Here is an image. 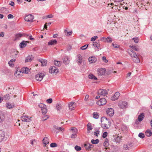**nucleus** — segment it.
<instances>
[{"label": "nucleus", "instance_id": "603ef678", "mask_svg": "<svg viewBox=\"0 0 152 152\" xmlns=\"http://www.w3.org/2000/svg\"><path fill=\"white\" fill-rule=\"evenodd\" d=\"M49 117L48 115H46L43 117L42 118V120L43 121H44L46 120L48 118H49Z\"/></svg>", "mask_w": 152, "mask_h": 152}, {"label": "nucleus", "instance_id": "393cba45", "mask_svg": "<svg viewBox=\"0 0 152 152\" xmlns=\"http://www.w3.org/2000/svg\"><path fill=\"white\" fill-rule=\"evenodd\" d=\"M144 117V114L142 113L138 116L137 119L140 122L142 120Z\"/></svg>", "mask_w": 152, "mask_h": 152}, {"label": "nucleus", "instance_id": "b1692460", "mask_svg": "<svg viewBox=\"0 0 152 152\" xmlns=\"http://www.w3.org/2000/svg\"><path fill=\"white\" fill-rule=\"evenodd\" d=\"M69 57L67 56H65L63 59V62L66 64H69Z\"/></svg>", "mask_w": 152, "mask_h": 152}, {"label": "nucleus", "instance_id": "6e6552de", "mask_svg": "<svg viewBox=\"0 0 152 152\" xmlns=\"http://www.w3.org/2000/svg\"><path fill=\"white\" fill-rule=\"evenodd\" d=\"M107 101L104 98H101L97 102L96 104L99 105H103L106 104Z\"/></svg>", "mask_w": 152, "mask_h": 152}, {"label": "nucleus", "instance_id": "a878e982", "mask_svg": "<svg viewBox=\"0 0 152 152\" xmlns=\"http://www.w3.org/2000/svg\"><path fill=\"white\" fill-rule=\"evenodd\" d=\"M42 142L45 145V146L46 145L49 143V140L47 137H45L44 138Z\"/></svg>", "mask_w": 152, "mask_h": 152}, {"label": "nucleus", "instance_id": "680f3d73", "mask_svg": "<svg viewBox=\"0 0 152 152\" xmlns=\"http://www.w3.org/2000/svg\"><path fill=\"white\" fill-rule=\"evenodd\" d=\"M52 102L53 100L51 98L47 100V102L49 103H51Z\"/></svg>", "mask_w": 152, "mask_h": 152}, {"label": "nucleus", "instance_id": "0eeeda50", "mask_svg": "<svg viewBox=\"0 0 152 152\" xmlns=\"http://www.w3.org/2000/svg\"><path fill=\"white\" fill-rule=\"evenodd\" d=\"M49 72L52 74H56L58 72L59 70L57 67H50L49 69Z\"/></svg>", "mask_w": 152, "mask_h": 152}, {"label": "nucleus", "instance_id": "7ed1b4c3", "mask_svg": "<svg viewBox=\"0 0 152 152\" xmlns=\"http://www.w3.org/2000/svg\"><path fill=\"white\" fill-rule=\"evenodd\" d=\"M129 53L134 62L137 63L140 62V59L135 52L133 51H131L130 52H129Z\"/></svg>", "mask_w": 152, "mask_h": 152}, {"label": "nucleus", "instance_id": "2f4dec72", "mask_svg": "<svg viewBox=\"0 0 152 152\" xmlns=\"http://www.w3.org/2000/svg\"><path fill=\"white\" fill-rule=\"evenodd\" d=\"M15 59L13 58L10 60L8 62L9 66H12L14 65L15 62Z\"/></svg>", "mask_w": 152, "mask_h": 152}, {"label": "nucleus", "instance_id": "5701e85b", "mask_svg": "<svg viewBox=\"0 0 152 152\" xmlns=\"http://www.w3.org/2000/svg\"><path fill=\"white\" fill-rule=\"evenodd\" d=\"M57 41L56 39H52L50 40L48 43L49 45H54L57 43Z\"/></svg>", "mask_w": 152, "mask_h": 152}, {"label": "nucleus", "instance_id": "c9c22d12", "mask_svg": "<svg viewBox=\"0 0 152 152\" xmlns=\"http://www.w3.org/2000/svg\"><path fill=\"white\" fill-rule=\"evenodd\" d=\"M88 77L91 79L97 80V78L92 74H90L88 75Z\"/></svg>", "mask_w": 152, "mask_h": 152}, {"label": "nucleus", "instance_id": "09e8293b", "mask_svg": "<svg viewBox=\"0 0 152 152\" xmlns=\"http://www.w3.org/2000/svg\"><path fill=\"white\" fill-rule=\"evenodd\" d=\"M109 145V142L107 141H105L103 143V145L104 146L107 147Z\"/></svg>", "mask_w": 152, "mask_h": 152}, {"label": "nucleus", "instance_id": "4be33fe9", "mask_svg": "<svg viewBox=\"0 0 152 152\" xmlns=\"http://www.w3.org/2000/svg\"><path fill=\"white\" fill-rule=\"evenodd\" d=\"M27 41H23L19 45L20 48H23L26 46L27 45Z\"/></svg>", "mask_w": 152, "mask_h": 152}, {"label": "nucleus", "instance_id": "39448f33", "mask_svg": "<svg viewBox=\"0 0 152 152\" xmlns=\"http://www.w3.org/2000/svg\"><path fill=\"white\" fill-rule=\"evenodd\" d=\"M34 18V16L31 14L26 15L24 18L25 20L28 22H32L33 21Z\"/></svg>", "mask_w": 152, "mask_h": 152}, {"label": "nucleus", "instance_id": "bf43d9fd", "mask_svg": "<svg viewBox=\"0 0 152 152\" xmlns=\"http://www.w3.org/2000/svg\"><path fill=\"white\" fill-rule=\"evenodd\" d=\"M107 132H105L103 134L102 137L103 138H105L107 136Z\"/></svg>", "mask_w": 152, "mask_h": 152}, {"label": "nucleus", "instance_id": "58836bf2", "mask_svg": "<svg viewBox=\"0 0 152 152\" xmlns=\"http://www.w3.org/2000/svg\"><path fill=\"white\" fill-rule=\"evenodd\" d=\"M89 145V143H88L85 144L84 145V146L87 150L89 151L91 150Z\"/></svg>", "mask_w": 152, "mask_h": 152}, {"label": "nucleus", "instance_id": "0e129e2a", "mask_svg": "<svg viewBox=\"0 0 152 152\" xmlns=\"http://www.w3.org/2000/svg\"><path fill=\"white\" fill-rule=\"evenodd\" d=\"M99 130H97L94 132V135L97 137L98 136V134H99Z\"/></svg>", "mask_w": 152, "mask_h": 152}, {"label": "nucleus", "instance_id": "c03bdc74", "mask_svg": "<svg viewBox=\"0 0 152 152\" xmlns=\"http://www.w3.org/2000/svg\"><path fill=\"white\" fill-rule=\"evenodd\" d=\"M61 109V105L60 104H57L56 105V109L59 111Z\"/></svg>", "mask_w": 152, "mask_h": 152}, {"label": "nucleus", "instance_id": "79ce46f5", "mask_svg": "<svg viewBox=\"0 0 152 152\" xmlns=\"http://www.w3.org/2000/svg\"><path fill=\"white\" fill-rule=\"evenodd\" d=\"M99 142V140L98 139L96 140L92 139L91 140V142L93 144H97Z\"/></svg>", "mask_w": 152, "mask_h": 152}, {"label": "nucleus", "instance_id": "37998d69", "mask_svg": "<svg viewBox=\"0 0 152 152\" xmlns=\"http://www.w3.org/2000/svg\"><path fill=\"white\" fill-rule=\"evenodd\" d=\"M53 127L54 129L58 130H61L62 131L64 130L63 129H62L61 127H59L56 125H54Z\"/></svg>", "mask_w": 152, "mask_h": 152}, {"label": "nucleus", "instance_id": "4468645a", "mask_svg": "<svg viewBox=\"0 0 152 152\" xmlns=\"http://www.w3.org/2000/svg\"><path fill=\"white\" fill-rule=\"evenodd\" d=\"M120 95V93L118 92H116L111 98V99L113 101H115L118 99Z\"/></svg>", "mask_w": 152, "mask_h": 152}, {"label": "nucleus", "instance_id": "338daca9", "mask_svg": "<svg viewBox=\"0 0 152 152\" xmlns=\"http://www.w3.org/2000/svg\"><path fill=\"white\" fill-rule=\"evenodd\" d=\"M7 17L8 19L12 18H13V16L12 14H10L8 15Z\"/></svg>", "mask_w": 152, "mask_h": 152}, {"label": "nucleus", "instance_id": "6e6d98bb", "mask_svg": "<svg viewBox=\"0 0 152 152\" xmlns=\"http://www.w3.org/2000/svg\"><path fill=\"white\" fill-rule=\"evenodd\" d=\"M116 72L115 71H113L111 70H109L106 73L107 74V75H109L110 74L116 73Z\"/></svg>", "mask_w": 152, "mask_h": 152}, {"label": "nucleus", "instance_id": "bb28decb", "mask_svg": "<svg viewBox=\"0 0 152 152\" xmlns=\"http://www.w3.org/2000/svg\"><path fill=\"white\" fill-rule=\"evenodd\" d=\"M4 114L0 111V123H1L4 120Z\"/></svg>", "mask_w": 152, "mask_h": 152}, {"label": "nucleus", "instance_id": "f03ea898", "mask_svg": "<svg viewBox=\"0 0 152 152\" xmlns=\"http://www.w3.org/2000/svg\"><path fill=\"white\" fill-rule=\"evenodd\" d=\"M19 68V67H18L14 75L16 77H19L20 75V73L21 72L28 74L30 72V69L27 67H23L21 70Z\"/></svg>", "mask_w": 152, "mask_h": 152}, {"label": "nucleus", "instance_id": "ddd939ff", "mask_svg": "<svg viewBox=\"0 0 152 152\" xmlns=\"http://www.w3.org/2000/svg\"><path fill=\"white\" fill-rule=\"evenodd\" d=\"M106 72V70L105 68H100L97 71L98 74L99 75H104Z\"/></svg>", "mask_w": 152, "mask_h": 152}, {"label": "nucleus", "instance_id": "774afa93", "mask_svg": "<svg viewBox=\"0 0 152 152\" xmlns=\"http://www.w3.org/2000/svg\"><path fill=\"white\" fill-rule=\"evenodd\" d=\"M82 59H78L77 60V62L79 64H80L82 63Z\"/></svg>", "mask_w": 152, "mask_h": 152}, {"label": "nucleus", "instance_id": "f704fd0d", "mask_svg": "<svg viewBox=\"0 0 152 152\" xmlns=\"http://www.w3.org/2000/svg\"><path fill=\"white\" fill-rule=\"evenodd\" d=\"M6 106L7 108L10 109L14 107V105L13 104H12L10 103H7Z\"/></svg>", "mask_w": 152, "mask_h": 152}, {"label": "nucleus", "instance_id": "3c124183", "mask_svg": "<svg viewBox=\"0 0 152 152\" xmlns=\"http://www.w3.org/2000/svg\"><path fill=\"white\" fill-rule=\"evenodd\" d=\"M88 47V45H85L81 47L80 48L81 50H83L86 49Z\"/></svg>", "mask_w": 152, "mask_h": 152}, {"label": "nucleus", "instance_id": "69168bd1", "mask_svg": "<svg viewBox=\"0 0 152 152\" xmlns=\"http://www.w3.org/2000/svg\"><path fill=\"white\" fill-rule=\"evenodd\" d=\"M131 47L136 51H138L139 50L137 48V47L135 46H131Z\"/></svg>", "mask_w": 152, "mask_h": 152}, {"label": "nucleus", "instance_id": "4d7b16f0", "mask_svg": "<svg viewBox=\"0 0 152 152\" xmlns=\"http://www.w3.org/2000/svg\"><path fill=\"white\" fill-rule=\"evenodd\" d=\"M102 60L105 63H107L108 62V60L106 59V58L105 56H103L102 57Z\"/></svg>", "mask_w": 152, "mask_h": 152}, {"label": "nucleus", "instance_id": "1a4fd4ad", "mask_svg": "<svg viewBox=\"0 0 152 152\" xmlns=\"http://www.w3.org/2000/svg\"><path fill=\"white\" fill-rule=\"evenodd\" d=\"M31 117H30L27 115L23 116L21 117V120L23 121L29 122L31 121Z\"/></svg>", "mask_w": 152, "mask_h": 152}, {"label": "nucleus", "instance_id": "f8f14e48", "mask_svg": "<svg viewBox=\"0 0 152 152\" xmlns=\"http://www.w3.org/2000/svg\"><path fill=\"white\" fill-rule=\"evenodd\" d=\"M68 106L69 110H72L75 109L76 104L75 102H72L69 103Z\"/></svg>", "mask_w": 152, "mask_h": 152}, {"label": "nucleus", "instance_id": "72a5a7b5", "mask_svg": "<svg viewBox=\"0 0 152 152\" xmlns=\"http://www.w3.org/2000/svg\"><path fill=\"white\" fill-rule=\"evenodd\" d=\"M121 129L123 131H125L127 129L126 126L125 125H122L120 127Z\"/></svg>", "mask_w": 152, "mask_h": 152}, {"label": "nucleus", "instance_id": "dca6fc26", "mask_svg": "<svg viewBox=\"0 0 152 152\" xmlns=\"http://www.w3.org/2000/svg\"><path fill=\"white\" fill-rule=\"evenodd\" d=\"M96 59L94 56H91L88 58V61L90 64L95 63L96 61Z\"/></svg>", "mask_w": 152, "mask_h": 152}, {"label": "nucleus", "instance_id": "9d476101", "mask_svg": "<svg viewBox=\"0 0 152 152\" xmlns=\"http://www.w3.org/2000/svg\"><path fill=\"white\" fill-rule=\"evenodd\" d=\"M38 61L40 62L41 66H46L47 65V60L44 59H38Z\"/></svg>", "mask_w": 152, "mask_h": 152}, {"label": "nucleus", "instance_id": "e433bc0d", "mask_svg": "<svg viewBox=\"0 0 152 152\" xmlns=\"http://www.w3.org/2000/svg\"><path fill=\"white\" fill-rule=\"evenodd\" d=\"M87 130H88V133H89L90 132V130H91L92 129V126H91V125L90 124H88L87 125Z\"/></svg>", "mask_w": 152, "mask_h": 152}, {"label": "nucleus", "instance_id": "aec40b11", "mask_svg": "<svg viewBox=\"0 0 152 152\" xmlns=\"http://www.w3.org/2000/svg\"><path fill=\"white\" fill-rule=\"evenodd\" d=\"M86 103L88 105L92 106L94 104V101L92 99H89L88 101L86 102Z\"/></svg>", "mask_w": 152, "mask_h": 152}, {"label": "nucleus", "instance_id": "9b49d317", "mask_svg": "<svg viewBox=\"0 0 152 152\" xmlns=\"http://www.w3.org/2000/svg\"><path fill=\"white\" fill-rule=\"evenodd\" d=\"M98 94L102 96H104L107 94V91L104 89H100L98 91Z\"/></svg>", "mask_w": 152, "mask_h": 152}, {"label": "nucleus", "instance_id": "20e7f679", "mask_svg": "<svg viewBox=\"0 0 152 152\" xmlns=\"http://www.w3.org/2000/svg\"><path fill=\"white\" fill-rule=\"evenodd\" d=\"M45 74L46 73L44 71L39 73L36 75L35 78L37 80L40 81L42 80Z\"/></svg>", "mask_w": 152, "mask_h": 152}, {"label": "nucleus", "instance_id": "8fccbe9b", "mask_svg": "<svg viewBox=\"0 0 152 152\" xmlns=\"http://www.w3.org/2000/svg\"><path fill=\"white\" fill-rule=\"evenodd\" d=\"M138 136L141 138H143L145 137V135L143 133H140L138 134Z\"/></svg>", "mask_w": 152, "mask_h": 152}, {"label": "nucleus", "instance_id": "de8ad7c7", "mask_svg": "<svg viewBox=\"0 0 152 152\" xmlns=\"http://www.w3.org/2000/svg\"><path fill=\"white\" fill-rule=\"evenodd\" d=\"M50 146L52 148H54L57 147V145L55 143H52L50 144Z\"/></svg>", "mask_w": 152, "mask_h": 152}, {"label": "nucleus", "instance_id": "4c0bfd02", "mask_svg": "<svg viewBox=\"0 0 152 152\" xmlns=\"http://www.w3.org/2000/svg\"><path fill=\"white\" fill-rule=\"evenodd\" d=\"M93 117L96 119H97L99 117V114L97 112H94L93 113Z\"/></svg>", "mask_w": 152, "mask_h": 152}, {"label": "nucleus", "instance_id": "f3484780", "mask_svg": "<svg viewBox=\"0 0 152 152\" xmlns=\"http://www.w3.org/2000/svg\"><path fill=\"white\" fill-rule=\"evenodd\" d=\"M34 58V57L31 55H28L27 56L25 59V62H31Z\"/></svg>", "mask_w": 152, "mask_h": 152}, {"label": "nucleus", "instance_id": "5fc2aeb1", "mask_svg": "<svg viewBox=\"0 0 152 152\" xmlns=\"http://www.w3.org/2000/svg\"><path fill=\"white\" fill-rule=\"evenodd\" d=\"M132 39L134 41V42L137 43L138 42H139V39L138 38H134Z\"/></svg>", "mask_w": 152, "mask_h": 152}, {"label": "nucleus", "instance_id": "f257e3e1", "mask_svg": "<svg viewBox=\"0 0 152 152\" xmlns=\"http://www.w3.org/2000/svg\"><path fill=\"white\" fill-rule=\"evenodd\" d=\"M101 127L104 129L109 128L111 126V123L109 119L105 117H102L101 118Z\"/></svg>", "mask_w": 152, "mask_h": 152}, {"label": "nucleus", "instance_id": "a19ab883", "mask_svg": "<svg viewBox=\"0 0 152 152\" xmlns=\"http://www.w3.org/2000/svg\"><path fill=\"white\" fill-rule=\"evenodd\" d=\"M10 98V95L9 94H6L3 98V99L5 100H8Z\"/></svg>", "mask_w": 152, "mask_h": 152}, {"label": "nucleus", "instance_id": "ea45409f", "mask_svg": "<svg viewBox=\"0 0 152 152\" xmlns=\"http://www.w3.org/2000/svg\"><path fill=\"white\" fill-rule=\"evenodd\" d=\"M23 36V35L21 33H18L16 34L15 35L16 37L15 39H20Z\"/></svg>", "mask_w": 152, "mask_h": 152}, {"label": "nucleus", "instance_id": "13d9d810", "mask_svg": "<svg viewBox=\"0 0 152 152\" xmlns=\"http://www.w3.org/2000/svg\"><path fill=\"white\" fill-rule=\"evenodd\" d=\"M98 37L97 36H94L91 38V41H94Z\"/></svg>", "mask_w": 152, "mask_h": 152}, {"label": "nucleus", "instance_id": "e2e57ef3", "mask_svg": "<svg viewBox=\"0 0 152 152\" xmlns=\"http://www.w3.org/2000/svg\"><path fill=\"white\" fill-rule=\"evenodd\" d=\"M89 98V95H86L85 97V98L84 99V100L86 102V101H88L89 99H88Z\"/></svg>", "mask_w": 152, "mask_h": 152}, {"label": "nucleus", "instance_id": "a211bd4d", "mask_svg": "<svg viewBox=\"0 0 152 152\" xmlns=\"http://www.w3.org/2000/svg\"><path fill=\"white\" fill-rule=\"evenodd\" d=\"M132 146V143H128L127 144H125L123 146V148L125 150H129Z\"/></svg>", "mask_w": 152, "mask_h": 152}, {"label": "nucleus", "instance_id": "c85d7f7f", "mask_svg": "<svg viewBox=\"0 0 152 152\" xmlns=\"http://www.w3.org/2000/svg\"><path fill=\"white\" fill-rule=\"evenodd\" d=\"M93 45L96 48L99 49L100 45L99 42H93Z\"/></svg>", "mask_w": 152, "mask_h": 152}, {"label": "nucleus", "instance_id": "473e14b6", "mask_svg": "<svg viewBox=\"0 0 152 152\" xmlns=\"http://www.w3.org/2000/svg\"><path fill=\"white\" fill-rule=\"evenodd\" d=\"M54 65L57 66H61V63L60 61H54Z\"/></svg>", "mask_w": 152, "mask_h": 152}, {"label": "nucleus", "instance_id": "2eb2a0df", "mask_svg": "<svg viewBox=\"0 0 152 152\" xmlns=\"http://www.w3.org/2000/svg\"><path fill=\"white\" fill-rule=\"evenodd\" d=\"M71 130L72 131L73 133L71 135V137L72 138H74L76 137L77 136V129L76 128L75 129L72 128Z\"/></svg>", "mask_w": 152, "mask_h": 152}, {"label": "nucleus", "instance_id": "a18cd8bd", "mask_svg": "<svg viewBox=\"0 0 152 152\" xmlns=\"http://www.w3.org/2000/svg\"><path fill=\"white\" fill-rule=\"evenodd\" d=\"M65 33L66 36H69L72 33V31H68L67 30H65Z\"/></svg>", "mask_w": 152, "mask_h": 152}, {"label": "nucleus", "instance_id": "052dcab7", "mask_svg": "<svg viewBox=\"0 0 152 152\" xmlns=\"http://www.w3.org/2000/svg\"><path fill=\"white\" fill-rule=\"evenodd\" d=\"M112 45L115 48H119L120 47V46L119 45L117 44H115L113 43L112 44Z\"/></svg>", "mask_w": 152, "mask_h": 152}, {"label": "nucleus", "instance_id": "864d4df0", "mask_svg": "<svg viewBox=\"0 0 152 152\" xmlns=\"http://www.w3.org/2000/svg\"><path fill=\"white\" fill-rule=\"evenodd\" d=\"M38 106L39 107L41 108V109H42V108H43L45 107L46 105L43 104L41 103V104H39Z\"/></svg>", "mask_w": 152, "mask_h": 152}, {"label": "nucleus", "instance_id": "c756f323", "mask_svg": "<svg viewBox=\"0 0 152 152\" xmlns=\"http://www.w3.org/2000/svg\"><path fill=\"white\" fill-rule=\"evenodd\" d=\"M146 135L148 137H150L152 135V133L149 129H147L145 132Z\"/></svg>", "mask_w": 152, "mask_h": 152}, {"label": "nucleus", "instance_id": "49530a36", "mask_svg": "<svg viewBox=\"0 0 152 152\" xmlns=\"http://www.w3.org/2000/svg\"><path fill=\"white\" fill-rule=\"evenodd\" d=\"M75 149L77 151H80L81 150V147L77 145L75 147Z\"/></svg>", "mask_w": 152, "mask_h": 152}, {"label": "nucleus", "instance_id": "6ab92c4d", "mask_svg": "<svg viewBox=\"0 0 152 152\" xmlns=\"http://www.w3.org/2000/svg\"><path fill=\"white\" fill-rule=\"evenodd\" d=\"M5 134L4 131L0 130V142H1L4 138Z\"/></svg>", "mask_w": 152, "mask_h": 152}, {"label": "nucleus", "instance_id": "cd10ccee", "mask_svg": "<svg viewBox=\"0 0 152 152\" xmlns=\"http://www.w3.org/2000/svg\"><path fill=\"white\" fill-rule=\"evenodd\" d=\"M41 110L42 111V113L43 115H45L46 114L47 112V109L46 106L45 107H44L42 108V109H41Z\"/></svg>", "mask_w": 152, "mask_h": 152}, {"label": "nucleus", "instance_id": "412c9836", "mask_svg": "<svg viewBox=\"0 0 152 152\" xmlns=\"http://www.w3.org/2000/svg\"><path fill=\"white\" fill-rule=\"evenodd\" d=\"M127 105V103L126 102H122L119 103V106L122 109L125 108Z\"/></svg>", "mask_w": 152, "mask_h": 152}, {"label": "nucleus", "instance_id": "7c9ffc66", "mask_svg": "<svg viewBox=\"0 0 152 152\" xmlns=\"http://www.w3.org/2000/svg\"><path fill=\"white\" fill-rule=\"evenodd\" d=\"M103 39L105 40V41L108 42H111L112 41V39L110 37H108L107 38L103 37L102 38Z\"/></svg>", "mask_w": 152, "mask_h": 152}, {"label": "nucleus", "instance_id": "423d86ee", "mask_svg": "<svg viewBox=\"0 0 152 152\" xmlns=\"http://www.w3.org/2000/svg\"><path fill=\"white\" fill-rule=\"evenodd\" d=\"M106 113L108 115L112 117L114 114V110L113 108H109L106 110Z\"/></svg>", "mask_w": 152, "mask_h": 152}]
</instances>
